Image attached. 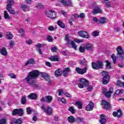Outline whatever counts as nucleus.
I'll return each mask as SVG.
<instances>
[{"label": "nucleus", "mask_w": 124, "mask_h": 124, "mask_svg": "<svg viewBox=\"0 0 124 124\" xmlns=\"http://www.w3.org/2000/svg\"><path fill=\"white\" fill-rule=\"evenodd\" d=\"M39 76V72H38V71H32L29 73L28 77L25 78V80L29 86L32 87V88H33V89H37L39 88V86L38 84H36V82L32 80V79H35V78H37Z\"/></svg>", "instance_id": "1"}, {"label": "nucleus", "mask_w": 124, "mask_h": 124, "mask_svg": "<svg viewBox=\"0 0 124 124\" xmlns=\"http://www.w3.org/2000/svg\"><path fill=\"white\" fill-rule=\"evenodd\" d=\"M87 60H86V59H83L81 61L80 64H82V65H83L84 66H85V67L83 68L77 67L76 68V71L78 74H80V75H84L85 73H87V71H88V66H87Z\"/></svg>", "instance_id": "2"}, {"label": "nucleus", "mask_w": 124, "mask_h": 124, "mask_svg": "<svg viewBox=\"0 0 124 124\" xmlns=\"http://www.w3.org/2000/svg\"><path fill=\"white\" fill-rule=\"evenodd\" d=\"M65 40L66 41V45H67L68 47H69L71 45L72 47L73 48V49L77 50V45L75 44V43L73 42V41H70L68 35H66L65 37Z\"/></svg>", "instance_id": "3"}, {"label": "nucleus", "mask_w": 124, "mask_h": 124, "mask_svg": "<svg viewBox=\"0 0 124 124\" xmlns=\"http://www.w3.org/2000/svg\"><path fill=\"white\" fill-rule=\"evenodd\" d=\"M102 82L104 85H106L109 83V80H110V76L108 74V72L104 71L102 72Z\"/></svg>", "instance_id": "4"}, {"label": "nucleus", "mask_w": 124, "mask_h": 124, "mask_svg": "<svg viewBox=\"0 0 124 124\" xmlns=\"http://www.w3.org/2000/svg\"><path fill=\"white\" fill-rule=\"evenodd\" d=\"M104 64L103 62L101 61H98L96 63L92 62V67L93 69H102L103 68Z\"/></svg>", "instance_id": "5"}, {"label": "nucleus", "mask_w": 124, "mask_h": 124, "mask_svg": "<svg viewBox=\"0 0 124 124\" xmlns=\"http://www.w3.org/2000/svg\"><path fill=\"white\" fill-rule=\"evenodd\" d=\"M117 58L121 59L123 61L124 60V51L121 46H118L117 47Z\"/></svg>", "instance_id": "6"}, {"label": "nucleus", "mask_w": 124, "mask_h": 124, "mask_svg": "<svg viewBox=\"0 0 124 124\" xmlns=\"http://www.w3.org/2000/svg\"><path fill=\"white\" fill-rule=\"evenodd\" d=\"M78 36L80 37H82V38H86V39H89L90 38V34L89 32L85 31H80L78 32Z\"/></svg>", "instance_id": "7"}, {"label": "nucleus", "mask_w": 124, "mask_h": 124, "mask_svg": "<svg viewBox=\"0 0 124 124\" xmlns=\"http://www.w3.org/2000/svg\"><path fill=\"white\" fill-rule=\"evenodd\" d=\"M46 14L47 17L51 19H56L57 18V14L54 11L49 10L46 12Z\"/></svg>", "instance_id": "8"}, {"label": "nucleus", "mask_w": 124, "mask_h": 124, "mask_svg": "<svg viewBox=\"0 0 124 124\" xmlns=\"http://www.w3.org/2000/svg\"><path fill=\"white\" fill-rule=\"evenodd\" d=\"M24 114V112L23 110V109L20 108H16L14 109L13 110V116H15L16 115H18L20 117H22L23 116V114Z\"/></svg>", "instance_id": "9"}, {"label": "nucleus", "mask_w": 124, "mask_h": 124, "mask_svg": "<svg viewBox=\"0 0 124 124\" xmlns=\"http://www.w3.org/2000/svg\"><path fill=\"white\" fill-rule=\"evenodd\" d=\"M41 108L45 113H46V114H47V115H51V114L53 113V109L50 107H48L47 108H45V105H42Z\"/></svg>", "instance_id": "10"}, {"label": "nucleus", "mask_w": 124, "mask_h": 124, "mask_svg": "<svg viewBox=\"0 0 124 124\" xmlns=\"http://www.w3.org/2000/svg\"><path fill=\"white\" fill-rule=\"evenodd\" d=\"M103 13L102 10L98 6H94L93 7V11H92V14L93 15H95V14Z\"/></svg>", "instance_id": "11"}, {"label": "nucleus", "mask_w": 124, "mask_h": 124, "mask_svg": "<svg viewBox=\"0 0 124 124\" xmlns=\"http://www.w3.org/2000/svg\"><path fill=\"white\" fill-rule=\"evenodd\" d=\"M60 2L64 6H72V1L71 0H61Z\"/></svg>", "instance_id": "12"}, {"label": "nucleus", "mask_w": 124, "mask_h": 124, "mask_svg": "<svg viewBox=\"0 0 124 124\" xmlns=\"http://www.w3.org/2000/svg\"><path fill=\"white\" fill-rule=\"evenodd\" d=\"M102 106L104 109H108L111 108V105H110V104L105 100L102 101Z\"/></svg>", "instance_id": "13"}, {"label": "nucleus", "mask_w": 124, "mask_h": 124, "mask_svg": "<svg viewBox=\"0 0 124 124\" xmlns=\"http://www.w3.org/2000/svg\"><path fill=\"white\" fill-rule=\"evenodd\" d=\"M41 77L45 79V80H46L47 82H48V84H51L52 83V81H51V79H50L49 78L50 76H49V75L44 72L41 73Z\"/></svg>", "instance_id": "14"}, {"label": "nucleus", "mask_w": 124, "mask_h": 124, "mask_svg": "<svg viewBox=\"0 0 124 124\" xmlns=\"http://www.w3.org/2000/svg\"><path fill=\"white\" fill-rule=\"evenodd\" d=\"M69 72H71V69L69 67H66L62 71V74L64 77H67Z\"/></svg>", "instance_id": "15"}, {"label": "nucleus", "mask_w": 124, "mask_h": 124, "mask_svg": "<svg viewBox=\"0 0 124 124\" xmlns=\"http://www.w3.org/2000/svg\"><path fill=\"white\" fill-rule=\"evenodd\" d=\"M45 45L43 44H38L37 45H36V47H37V48H38V49H37V52H38L39 54L40 55H42L43 54V53L42 52V47H44Z\"/></svg>", "instance_id": "16"}, {"label": "nucleus", "mask_w": 124, "mask_h": 124, "mask_svg": "<svg viewBox=\"0 0 124 124\" xmlns=\"http://www.w3.org/2000/svg\"><path fill=\"white\" fill-rule=\"evenodd\" d=\"M113 115L114 117H118V118H122L123 117V112L122 110L118 109L117 111H114L113 112Z\"/></svg>", "instance_id": "17"}, {"label": "nucleus", "mask_w": 124, "mask_h": 124, "mask_svg": "<svg viewBox=\"0 0 124 124\" xmlns=\"http://www.w3.org/2000/svg\"><path fill=\"white\" fill-rule=\"evenodd\" d=\"M85 46V49L87 51H93V44L87 43H86Z\"/></svg>", "instance_id": "18"}, {"label": "nucleus", "mask_w": 124, "mask_h": 124, "mask_svg": "<svg viewBox=\"0 0 124 124\" xmlns=\"http://www.w3.org/2000/svg\"><path fill=\"white\" fill-rule=\"evenodd\" d=\"M94 104L93 102H90L89 103V104H88L86 108V110L87 111H92V110H93L94 108Z\"/></svg>", "instance_id": "19"}, {"label": "nucleus", "mask_w": 124, "mask_h": 124, "mask_svg": "<svg viewBox=\"0 0 124 124\" xmlns=\"http://www.w3.org/2000/svg\"><path fill=\"white\" fill-rule=\"evenodd\" d=\"M28 98H30V99L35 100V99H36L37 97V94L35 93H31L29 95H28Z\"/></svg>", "instance_id": "20"}, {"label": "nucleus", "mask_w": 124, "mask_h": 124, "mask_svg": "<svg viewBox=\"0 0 124 124\" xmlns=\"http://www.w3.org/2000/svg\"><path fill=\"white\" fill-rule=\"evenodd\" d=\"M101 119L99 120V122L101 124H106V117L104 114H101L100 115Z\"/></svg>", "instance_id": "21"}, {"label": "nucleus", "mask_w": 124, "mask_h": 124, "mask_svg": "<svg viewBox=\"0 0 124 124\" xmlns=\"http://www.w3.org/2000/svg\"><path fill=\"white\" fill-rule=\"evenodd\" d=\"M79 81L81 84L85 85V87H88L89 85V81L85 78H80Z\"/></svg>", "instance_id": "22"}, {"label": "nucleus", "mask_w": 124, "mask_h": 124, "mask_svg": "<svg viewBox=\"0 0 124 124\" xmlns=\"http://www.w3.org/2000/svg\"><path fill=\"white\" fill-rule=\"evenodd\" d=\"M7 4V8H12V5L14 4V1L13 0H8Z\"/></svg>", "instance_id": "23"}, {"label": "nucleus", "mask_w": 124, "mask_h": 124, "mask_svg": "<svg viewBox=\"0 0 124 124\" xmlns=\"http://www.w3.org/2000/svg\"><path fill=\"white\" fill-rule=\"evenodd\" d=\"M46 102L47 103H51L53 101V97L51 95H47L45 97Z\"/></svg>", "instance_id": "24"}, {"label": "nucleus", "mask_w": 124, "mask_h": 124, "mask_svg": "<svg viewBox=\"0 0 124 124\" xmlns=\"http://www.w3.org/2000/svg\"><path fill=\"white\" fill-rule=\"evenodd\" d=\"M54 74L56 76V77H59L62 74V69H58L56 71H55Z\"/></svg>", "instance_id": "25"}, {"label": "nucleus", "mask_w": 124, "mask_h": 124, "mask_svg": "<svg viewBox=\"0 0 124 124\" xmlns=\"http://www.w3.org/2000/svg\"><path fill=\"white\" fill-rule=\"evenodd\" d=\"M103 94H104L105 96L108 97V98H109V97L111 96V94H112L109 92H106V89H103Z\"/></svg>", "instance_id": "26"}, {"label": "nucleus", "mask_w": 124, "mask_h": 124, "mask_svg": "<svg viewBox=\"0 0 124 124\" xmlns=\"http://www.w3.org/2000/svg\"><path fill=\"white\" fill-rule=\"evenodd\" d=\"M49 60H50L51 62H59L60 61L58 56H51L49 58Z\"/></svg>", "instance_id": "27"}, {"label": "nucleus", "mask_w": 124, "mask_h": 124, "mask_svg": "<svg viewBox=\"0 0 124 124\" xmlns=\"http://www.w3.org/2000/svg\"><path fill=\"white\" fill-rule=\"evenodd\" d=\"M75 106H77L78 108V109H82L83 107V104L82 103L79 101H77L75 104Z\"/></svg>", "instance_id": "28"}, {"label": "nucleus", "mask_w": 124, "mask_h": 124, "mask_svg": "<svg viewBox=\"0 0 124 124\" xmlns=\"http://www.w3.org/2000/svg\"><path fill=\"white\" fill-rule=\"evenodd\" d=\"M20 102L21 104L26 105L27 104V97L25 96H22L21 98Z\"/></svg>", "instance_id": "29"}, {"label": "nucleus", "mask_w": 124, "mask_h": 124, "mask_svg": "<svg viewBox=\"0 0 124 124\" xmlns=\"http://www.w3.org/2000/svg\"><path fill=\"white\" fill-rule=\"evenodd\" d=\"M0 52L2 56H7V50L5 47H3L0 50Z\"/></svg>", "instance_id": "30"}, {"label": "nucleus", "mask_w": 124, "mask_h": 124, "mask_svg": "<svg viewBox=\"0 0 124 124\" xmlns=\"http://www.w3.org/2000/svg\"><path fill=\"white\" fill-rule=\"evenodd\" d=\"M104 2L106 7H112V5L111 4V2L109 0H104Z\"/></svg>", "instance_id": "31"}, {"label": "nucleus", "mask_w": 124, "mask_h": 124, "mask_svg": "<svg viewBox=\"0 0 124 124\" xmlns=\"http://www.w3.org/2000/svg\"><path fill=\"white\" fill-rule=\"evenodd\" d=\"M76 118L72 116H70L68 118V121L69 123L71 124H73V123H75Z\"/></svg>", "instance_id": "32"}, {"label": "nucleus", "mask_w": 124, "mask_h": 124, "mask_svg": "<svg viewBox=\"0 0 124 124\" xmlns=\"http://www.w3.org/2000/svg\"><path fill=\"white\" fill-rule=\"evenodd\" d=\"M84 121V118L83 117H78L76 118L75 122L77 123V124H80Z\"/></svg>", "instance_id": "33"}, {"label": "nucleus", "mask_w": 124, "mask_h": 124, "mask_svg": "<svg viewBox=\"0 0 124 124\" xmlns=\"http://www.w3.org/2000/svg\"><path fill=\"white\" fill-rule=\"evenodd\" d=\"M34 63H35L34 60H33V59H31L25 63V65L27 66L28 64H34Z\"/></svg>", "instance_id": "34"}, {"label": "nucleus", "mask_w": 124, "mask_h": 124, "mask_svg": "<svg viewBox=\"0 0 124 124\" xmlns=\"http://www.w3.org/2000/svg\"><path fill=\"white\" fill-rule=\"evenodd\" d=\"M68 111L71 112L72 114H75L76 113V109H74V107L71 106L68 108Z\"/></svg>", "instance_id": "35"}, {"label": "nucleus", "mask_w": 124, "mask_h": 124, "mask_svg": "<svg viewBox=\"0 0 124 124\" xmlns=\"http://www.w3.org/2000/svg\"><path fill=\"white\" fill-rule=\"evenodd\" d=\"M57 24L59 26V27H61L62 29H64V28H65V26L64 25L63 22L60 20H58L57 21Z\"/></svg>", "instance_id": "36"}, {"label": "nucleus", "mask_w": 124, "mask_h": 124, "mask_svg": "<svg viewBox=\"0 0 124 124\" xmlns=\"http://www.w3.org/2000/svg\"><path fill=\"white\" fill-rule=\"evenodd\" d=\"M99 24H105L106 23V18L105 17H102L99 20Z\"/></svg>", "instance_id": "37"}, {"label": "nucleus", "mask_w": 124, "mask_h": 124, "mask_svg": "<svg viewBox=\"0 0 124 124\" xmlns=\"http://www.w3.org/2000/svg\"><path fill=\"white\" fill-rule=\"evenodd\" d=\"M79 17L80 16L78 14H75V15H73L71 19L73 21H75L76 19H78Z\"/></svg>", "instance_id": "38"}, {"label": "nucleus", "mask_w": 124, "mask_h": 124, "mask_svg": "<svg viewBox=\"0 0 124 124\" xmlns=\"http://www.w3.org/2000/svg\"><path fill=\"white\" fill-rule=\"evenodd\" d=\"M7 10L8 11H9V12H10V13H11V14H13V15H15V14H16V12L14 10L12 9V7L8 8H7Z\"/></svg>", "instance_id": "39"}, {"label": "nucleus", "mask_w": 124, "mask_h": 124, "mask_svg": "<svg viewBox=\"0 0 124 124\" xmlns=\"http://www.w3.org/2000/svg\"><path fill=\"white\" fill-rule=\"evenodd\" d=\"M4 17L5 19H6L7 20H9L10 19V17H9V15H8V13H7V11H4Z\"/></svg>", "instance_id": "40"}, {"label": "nucleus", "mask_w": 124, "mask_h": 124, "mask_svg": "<svg viewBox=\"0 0 124 124\" xmlns=\"http://www.w3.org/2000/svg\"><path fill=\"white\" fill-rule=\"evenodd\" d=\"M7 39H12L13 38V35L10 32H7Z\"/></svg>", "instance_id": "41"}, {"label": "nucleus", "mask_w": 124, "mask_h": 124, "mask_svg": "<svg viewBox=\"0 0 124 124\" xmlns=\"http://www.w3.org/2000/svg\"><path fill=\"white\" fill-rule=\"evenodd\" d=\"M21 8L23 11H27V10H29V7L26 4L22 5L21 6Z\"/></svg>", "instance_id": "42"}, {"label": "nucleus", "mask_w": 124, "mask_h": 124, "mask_svg": "<svg viewBox=\"0 0 124 124\" xmlns=\"http://www.w3.org/2000/svg\"><path fill=\"white\" fill-rule=\"evenodd\" d=\"M85 50H86L85 46L84 47L82 46H79V52H80V53H84Z\"/></svg>", "instance_id": "43"}, {"label": "nucleus", "mask_w": 124, "mask_h": 124, "mask_svg": "<svg viewBox=\"0 0 124 124\" xmlns=\"http://www.w3.org/2000/svg\"><path fill=\"white\" fill-rule=\"evenodd\" d=\"M120 93H123L124 94V91L122 90H117L115 92V94H117V95H119Z\"/></svg>", "instance_id": "44"}, {"label": "nucleus", "mask_w": 124, "mask_h": 124, "mask_svg": "<svg viewBox=\"0 0 124 124\" xmlns=\"http://www.w3.org/2000/svg\"><path fill=\"white\" fill-rule=\"evenodd\" d=\"M36 7H37V8L43 9V8H44V5H43L42 4H41L40 3H38L36 5Z\"/></svg>", "instance_id": "45"}, {"label": "nucleus", "mask_w": 124, "mask_h": 124, "mask_svg": "<svg viewBox=\"0 0 124 124\" xmlns=\"http://www.w3.org/2000/svg\"><path fill=\"white\" fill-rule=\"evenodd\" d=\"M124 82H122L121 80H118L116 82V85H117V86H119V87H122L124 86Z\"/></svg>", "instance_id": "46"}, {"label": "nucleus", "mask_w": 124, "mask_h": 124, "mask_svg": "<svg viewBox=\"0 0 124 124\" xmlns=\"http://www.w3.org/2000/svg\"><path fill=\"white\" fill-rule=\"evenodd\" d=\"M111 59L113 60V63H116V60H117V57L115 56V54H112L111 55Z\"/></svg>", "instance_id": "47"}, {"label": "nucleus", "mask_w": 124, "mask_h": 124, "mask_svg": "<svg viewBox=\"0 0 124 124\" xmlns=\"http://www.w3.org/2000/svg\"><path fill=\"white\" fill-rule=\"evenodd\" d=\"M51 51L52 53H57V52H58V47H57V46L52 47Z\"/></svg>", "instance_id": "48"}, {"label": "nucleus", "mask_w": 124, "mask_h": 124, "mask_svg": "<svg viewBox=\"0 0 124 124\" xmlns=\"http://www.w3.org/2000/svg\"><path fill=\"white\" fill-rule=\"evenodd\" d=\"M18 31L21 36H25V31H24V30H23L22 29H20Z\"/></svg>", "instance_id": "49"}, {"label": "nucleus", "mask_w": 124, "mask_h": 124, "mask_svg": "<svg viewBox=\"0 0 124 124\" xmlns=\"http://www.w3.org/2000/svg\"><path fill=\"white\" fill-rule=\"evenodd\" d=\"M93 36H98L99 35V32L97 31H94L92 32Z\"/></svg>", "instance_id": "50"}, {"label": "nucleus", "mask_w": 124, "mask_h": 124, "mask_svg": "<svg viewBox=\"0 0 124 124\" xmlns=\"http://www.w3.org/2000/svg\"><path fill=\"white\" fill-rule=\"evenodd\" d=\"M106 63H107V65H106L107 68H108V69H110V68H111V63H110L109 61H107Z\"/></svg>", "instance_id": "51"}, {"label": "nucleus", "mask_w": 124, "mask_h": 124, "mask_svg": "<svg viewBox=\"0 0 124 124\" xmlns=\"http://www.w3.org/2000/svg\"><path fill=\"white\" fill-rule=\"evenodd\" d=\"M47 40L48 42H52L53 41V37L51 35H49L47 36Z\"/></svg>", "instance_id": "52"}, {"label": "nucleus", "mask_w": 124, "mask_h": 124, "mask_svg": "<svg viewBox=\"0 0 124 124\" xmlns=\"http://www.w3.org/2000/svg\"><path fill=\"white\" fill-rule=\"evenodd\" d=\"M9 76H10V78L12 79H16V75L13 73L9 74Z\"/></svg>", "instance_id": "53"}, {"label": "nucleus", "mask_w": 124, "mask_h": 124, "mask_svg": "<svg viewBox=\"0 0 124 124\" xmlns=\"http://www.w3.org/2000/svg\"><path fill=\"white\" fill-rule=\"evenodd\" d=\"M0 124H6V119H1L0 120Z\"/></svg>", "instance_id": "54"}, {"label": "nucleus", "mask_w": 124, "mask_h": 124, "mask_svg": "<svg viewBox=\"0 0 124 124\" xmlns=\"http://www.w3.org/2000/svg\"><path fill=\"white\" fill-rule=\"evenodd\" d=\"M16 124H22V119L19 118L16 120Z\"/></svg>", "instance_id": "55"}, {"label": "nucleus", "mask_w": 124, "mask_h": 124, "mask_svg": "<svg viewBox=\"0 0 124 124\" xmlns=\"http://www.w3.org/2000/svg\"><path fill=\"white\" fill-rule=\"evenodd\" d=\"M48 31H55V30H56V29L53 26H50L48 28Z\"/></svg>", "instance_id": "56"}, {"label": "nucleus", "mask_w": 124, "mask_h": 124, "mask_svg": "<svg viewBox=\"0 0 124 124\" xmlns=\"http://www.w3.org/2000/svg\"><path fill=\"white\" fill-rule=\"evenodd\" d=\"M15 42L14 41H11L10 42V46L11 48H13L14 47V43Z\"/></svg>", "instance_id": "57"}, {"label": "nucleus", "mask_w": 124, "mask_h": 124, "mask_svg": "<svg viewBox=\"0 0 124 124\" xmlns=\"http://www.w3.org/2000/svg\"><path fill=\"white\" fill-rule=\"evenodd\" d=\"M26 110H27V113L29 115L31 114V112L32 111V110H31V109L30 108H26Z\"/></svg>", "instance_id": "58"}, {"label": "nucleus", "mask_w": 124, "mask_h": 124, "mask_svg": "<svg viewBox=\"0 0 124 124\" xmlns=\"http://www.w3.org/2000/svg\"><path fill=\"white\" fill-rule=\"evenodd\" d=\"M78 88H80V89H83V88L85 87V85L83 84V83H79L78 84Z\"/></svg>", "instance_id": "59"}, {"label": "nucleus", "mask_w": 124, "mask_h": 124, "mask_svg": "<svg viewBox=\"0 0 124 124\" xmlns=\"http://www.w3.org/2000/svg\"><path fill=\"white\" fill-rule=\"evenodd\" d=\"M87 90L89 92H92V91H93V86L88 85Z\"/></svg>", "instance_id": "60"}, {"label": "nucleus", "mask_w": 124, "mask_h": 124, "mask_svg": "<svg viewBox=\"0 0 124 124\" xmlns=\"http://www.w3.org/2000/svg\"><path fill=\"white\" fill-rule=\"evenodd\" d=\"M63 93L67 97H69V98L71 97V95H70V94L68 93L64 92Z\"/></svg>", "instance_id": "61"}, {"label": "nucleus", "mask_w": 124, "mask_h": 124, "mask_svg": "<svg viewBox=\"0 0 124 124\" xmlns=\"http://www.w3.org/2000/svg\"><path fill=\"white\" fill-rule=\"evenodd\" d=\"M79 16L81 19H84V18H85V14L81 13L80 14Z\"/></svg>", "instance_id": "62"}, {"label": "nucleus", "mask_w": 124, "mask_h": 124, "mask_svg": "<svg viewBox=\"0 0 124 124\" xmlns=\"http://www.w3.org/2000/svg\"><path fill=\"white\" fill-rule=\"evenodd\" d=\"M46 65H47V66H48L49 67H51V66H52V64L49 62H46Z\"/></svg>", "instance_id": "63"}, {"label": "nucleus", "mask_w": 124, "mask_h": 124, "mask_svg": "<svg viewBox=\"0 0 124 124\" xmlns=\"http://www.w3.org/2000/svg\"><path fill=\"white\" fill-rule=\"evenodd\" d=\"M93 20L94 22H99V20H98V19H97V18L95 17H93Z\"/></svg>", "instance_id": "64"}]
</instances>
